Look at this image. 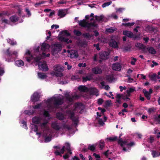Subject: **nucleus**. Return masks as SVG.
Instances as JSON below:
<instances>
[{
  "instance_id": "nucleus-1",
  "label": "nucleus",
  "mask_w": 160,
  "mask_h": 160,
  "mask_svg": "<svg viewBox=\"0 0 160 160\" xmlns=\"http://www.w3.org/2000/svg\"><path fill=\"white\" fill-rule=\"evenodd\" d=\"M63 97L61 95H57L54 96L53 97L48 99L47 101H44L42 103L36 105L33 107V109H38L41 107L42 104L45 103L47 106L49 110L50 111V108H52L53 105L57 107L58 105L61 104L62 103Z\"/></svg>"
},
{
  "instance_id": "nucleus-2",
  "label": "nucleus",
  "mask_w": 160,
  "mask_h": 160,
  "mask_svg": "<svg viewBox=\"0 0 160 160\" xmlns=\"http://www.w3.org/2000/svg\"><path fill=\"white\" fill-rule=\"evenodd\" d=\"M34 56H32L31 55L29 50H27L26 51L24 56V58L27 62H30L32 61V62H38L42 58L48 57L50 56L49 53L46 55L45 53L42 52V55L38 57V55H40L39 47H38L34 49Z\"/></svg>"
},
{
  "instance_id": "nucleus-3",
  "label": "nucleus",
  "mask_w": 160,
  "mask_h": 160,
  "mask_svg": "<svg viewBox=\"0 0 160 160\" xmlns=\"http://www.w3.org/2000/svg\"><path fill=\"white\" fill-rule=\"evenodd\" d=\"M43 118H45V119L40 118L38 117H35L32 118V122L36 124L42 123L40 124L41 126L42 129L43 128H45L47 130L48 128L47 126V124L48 122V121L49 119V116L48 111H44L43 112Z\"/></svg>"
},
{
  "instance_id": "nucleus-4",
  "label": "nucleus",
  "mask_w": 160,
  "mask_h": 160,
  "mask_svg": "<svg viewBox=\"0 0 160 160\" xmlns=\"http://www.w3.org/2000/svg\"><path fill=\"white\" fill-rule=\"evenodd\" d=\"M65 149L67 150V152L63 156V158L64 159H66L69 157L68 154L69 153L70 155H71L72 153L70 147V144L69 143H65V146L62 147V148L61 149L60 152H59L58 150H56L55 152L54 153L56 155H60L61 157H62V154L64 153Z\"/></svg>"
},
{
  "instance_id": "nucleus-5",
  "label": "nucleus",
  "mask_w": 160,
  "mask_h": 160,
  "mask_svg": "<svg viewBox=\"0 0 160 160\" xmlns=\"http://www.w3.org/2000/svg\"><path fill=\"white\" fill-rule=\"evenodd\" d=\"M78 24L80 26L85 28L88 31H90L92 29H93L94 28H96L98 27V25L95 22L89 23L84 19L79 21Z\"/></svg>"
},
{
  "instance_id": "nucleus-6",
  "label": "nucleus",
  "mask_w": 160,
  "mask_h": 160,
  "mask_svg": "<svg viewBox=\"0 0 160 160\" xmlns=\"http://www.w3.org/2000/svg\"><path fill=\"white\" fill-rule=\"evenodd\" d=\"M118 143L122 148L124 151H128L132 146L134 145V142H131L129 143L127 141H123L122 139H120L118 141Z\"/></svg>"
},
{
  "instance_id": "nucleus-7",
  "label": "nucleus",
  "mask_w": 160,
  "mask_h": 160,
  "mask_svg": "<svg viewBox=\"0 0 160 160\" xmlns=\"http://www.w3.org/2000/svg\"><path fill=\"white\" fill-rule=\"evenodd\" d=\"M70 35L68 31L64 30L60 33L59 36H58L59 40L65 42L67 43H71L72 42V40H69L67 37Z\"/></svg>"
},
{
  "instance_id": "nucleus-8",
  "label": "nucleus",
  "mask_w": 160,
  "mask_h": 160,
  "mask_svg": "<svg viewBox=\"0 0 160 160\" xmlns=\"http://www.w3.org/2000/svg\"><path fill=\"white\" fill-rule=\"evenodd\" d=\"M77 104L75 105L76 107L75 109L73 111H68L66 112V114L68 115V117H70V118L72 120L74 124L76 126L77 125L78 122V118L74 117V111L78 110V107H76Z\"/></svg>"
},
{
  "instance_id": "nucleus-9",
  "label": "nucleus",
  "mask_w": 160,
  "mask_h": 160,
  "mask_svg": "<svg viewBox=\"0 0 160 160\" xmlns=\"http://www.w3.org/2000/svg\"><path fill=\"white\" fill-rule=\"evenodd\" d=\"M64 68L60 65H55L54 67V70L55 71L54 73H51V74L53 75H55L56 77H61L62 76V74L61 72L64 71Z\"/></svg>"
},
{
  "instance_id": "nucleus-10",
  "label": "nucleus",
  "mask_w": 160,
  "mask_h": 160,
  "mask_svg": "<svg viewBox=\"0 0 160 160\" xmlns=\"http://www.w3.org/2000/svg\"><path fill=\"white\" fill-rule=\"evenodd\" d=\"M52 128L56 130H58L62 128L64 129L69 130L71 128V127L68 125H63L62 127L60 126V124L56 122H53L52 124Z\"/></svg>"
},
{
  "instance_id": "nucleus-11",
  "label": "nucleus",
  "mask_w": 160,
  "mask_h": 160,
  "mask_svg": "<svg viewBox=\"0 0 160 160\" xmlns=\"http://www.w3.org/2000/svg\"><path fill=\"white\" fill-rule=\"evenodd\" d=\"M109 53L108 52H100L99 55H95L93 59L94 61H97V57L99 56V58L102 59H106L109 57Z\"/></svg>"
},
{
  "instance_id": "nucleus-12",
  "label": "nucleus",
  "mask_w": 160,
  "mask_h": 160,
  "mask_svg": "<svg viewBox=\"0 0 160 160\" xmlns=\"http://www.w3.org/2000/svg\"><path fill=\"white\" fill-rule=\"evenodd\" d=\"M52 54L54 55L56 53L61 51L62 45L59 43H56L52 45Z\"/></svg>"
},
{
  "instance_id": "nucleus-13",
  "label": "nucleus",
  "mask_w": 160,
  "mask_h": 160,
  "mask_svg": "<svg viewBox=\"0 0 160 160\" xmlns=\"http://www.w3.org/2000/svg\"><path fill=\"white\" fill-rule=\"evenodd\" d=\"M6 55L7 56L8 58H12V59H13L14 56H17L18 54V52L16 51L11 52L9 51V48H8L7 50L5 52ZM12 60H8L6 59V61L8 62L12 61Z\"/></svg>"
},
{
  "instance_id": "nucleus-14",
  "label": "nucleus",
  "mask_w": 160,
  "mask_h": 160,
  "mask_svg": "<svg viewBox=\"0 0 160 160\" xmlns=\"http://www.w3.org/2000/svg\"><path fill=\"white\" fill-rule=\"evenodd\" d=\"M68 56L71 58H76L78 57V54L77 51L75 50H68Z\"/></svg>"
},
{
  "instance_id": "nucleus-15",
  "label": "nucleus",
  "mask_w": 160,
  "mask_h": 160,
  "mask_svg": "<svg viewBox=\"0 0 160 160\" xmlns=\"http://www.w3.org/2000/svg\"><path fill=\"white\" fill-rule=\"evenodd\" d=\"M65 96L67 98V100L70 102H71L74 99H76L78 98V97L76 95H70L69 93L67 92Z\"/></svg>"
},
{
  "instance_id": "nucleus-16",
  "label": "nucleus",
  "mask_w": 160,
  "mask_h": 160,
  "mask_svg": "<svg viewBox=\"0 0 160 160\" xmlns=\"http://www.w3.org/2000/svg\"><path fill=\"white\" fill-rule=\"evenodd\" d=\"M38 66L39 69L41 70L46 71L48 69V67L47 66L45 62H43V63L41 64L39 63Z\"/></svg>"
},
{
  "instance_id": "nucleus-17",
  "label": "nucleus",
  "mask_w": 160,
  "mask_h": 160,
  "mask_svg": "<svg viewBox=\"0 0 160 160\" xmlns=\"http://www.w3.org/2000/svg\"><path fill=\"white\" fill-rule=\"evenodd\" d=\"M112 68L113 70L120 71L121 70V66L120 63L116 62L112 64Z\"/></svg>"
},
{
  "instance_id": "nucleus-18",
  "label": "nucleus",
  "mask_w": 160,
  "mask_h": 160,
  "mask_svg": "<svg viewBox=\"0 0 160 160\" xmlns=\"http://www.w3.org/2000/svg\"><path fill=\"white\" fill-rule=\"evenodd\" d=\"M40 96L39 94L37 92H35L31 96V100L32 102H36L38 100Z\"/></svg>"
},
{
  "instance_id": "nucleus-19",
  "label": "nucleus",
  "mask_w": 160,
  "mask_h": 160,
  "mask_svg": "<svg viewBox=\"0 0 160 160\" xmlns=\"http://www.w3.org/2000/svg\"><path fill=\"white\" fill-rule=\"evenodd\" d=\"M49 48L50 46L49 44L45 43H43L42 45L41 50L43 52H48L49 51Z\"/></svg>"
},
{
  "instance_id": "nucleus-20",
  "label": "nucleus",
  "mask_w": 160,
  "mask_h": 160,
  "mask_svg": "<svg viewBox=\"0 0 160 160\" xmlns=\"http://www.w3.org/2000/svg\"><path fill=\"white\" fill-rule=\"evenodd\" d=\"M67 11L65 10L60 9L58 11V14L60 18H62L65 16Z\"/></svg>"
},
{
  "instance_id": "nucleus-21",
  "label": "nucleus",
  "mask_w": 160,
  "mask_h": 160,
  "mask_svg": "<svg viewBox=\"0 0 160 160\" xmlns=\"http://www.w3.org/2000/svg\"><path fill=\"white\" fill-rule=\"evenodd\" d=\"M92 72L95 74H99L102 72V70L99 67H96L92 68Z\"/></svg>"
},
{
  "instance_id": "nucleus-22",
  "label": "nucleus",
  "mask_w": 160,
  "mask_h": 160,
  "mask_svg": "<svg viewBox=\"0 0 160 160\" xmlns=\"http://www.w3.org/2000/svg\"><path fill=\"white\" fill-rule=\"evenodd\" d=\"M89 91L92 94L98 96V90L95 88H91L89 89Z\"/></svg>"
},
{
  "instance_id": "nucleus-23",
  "label": "nucleus",
  "mask_w": 160,
  "mask_h": 160,
  "mask_svg": "<svg viewBox=\"0 0 160 160\" xmlns=\"http://www.w3.org/2000/svg\"><path fill=\"white\" fill-rule=\"evenodd\" d=\"M78 89L80 91L82 92H87L89 91V89L84 86H80L78 87Z\"/></svg>"
},
{
  "instance_id": "nucleus-24",
  "label": "nucleus",
  "mask_w": 160,
  "mask_h": 160,
  "mask_svg": "<svg viewBox=\"0 0 160 160\" xmlns=\"http://www.w3.org/2000/svg\"><path fill=\"white\" fill-rule=\"evenodd\" d=\"M110 46L114 48L118 47L117 42L114 40H111L109 42Z\"/></svg>"
},
{
  "instance_id": "nucleus-25",
  "label": "nucleus",
  "mask_w": 160,
  "mask_h": 160,
  "mask_svg": "<svg viewBox=\"0 0 160 160\" xmlns=\"http://www.w3.org/2000/svg\"><path fill=\"white\" fill-rule=\"evenodd\" d=\"M31 128L32 131H34L35 132H37L38 131V128L37 126L34 124H31ZM36 134L38 135L39 136V137H40L41 133H40L36 132Z\"/></svg>"
},
{
  "instance_id": "nucleus-26",
  "label": "nucleus",
  "mask_w": 160,
  "mask_h": 160,
  "mask_svg": "<svg viewBox=\"0 0 160 160\" xmlns=\"http://www.w3.org/2000/svg\"><path fill=\"white\" fill-rule=\"evenodd\" d=\"M24 64V62L21 60H18L15 62V65L18 67L23 66Z\"/></svg>"
},
{
  "instance_id": "nucleus-27",
  "label": "nucleus",
  "mask_w": 160,
  "mask_h": 160,
  "mask_svg": "<svg viewBox=\"0 0 160 160\" xmlns=\"http://www.w3.org/2000/svg\"><path fill=\"white\" fill-rule=\"evenodd\" d=\"M123 35L130 38L132 37L133 35L132 32L128 31H123Z\"/></svg>"
},
{
  "instance_id": "nucleus-28",
  "label": "nucleus",
  "mask_w": 160,
  "mask_h": 160,
  "mask_svg": "<svg viewBox=\"0 0 160 160\" xmlns=\"http://www.w3.org/2000/svg\"><path fill=\"white\" fill-rule=\"evenodd\" d=\"M92 78V75H90L86 77H82V82H86L87 81H90Z\"/></svg>"
},
{
  "instance_id": "nucleus-29",
  "label": "nucleus",
  "mask_w": 160,
  "mask_h": 160,
  "mask_svg": "<svg viewBox=\"0 0 160 160\" xmlns=\"http://www.w3.org/2000/svg\"><path fill=\"white\" fill-rule=\"evenodd\" d=\"M38 77L39 78L43 79L46 78L47 76L46 75L43 73H38Z\"/></svg>"
},
{
  "instance_id": "nucleus-30",
  "label": "nucleus",
  "mask_w": 160,
  "mask_h": 160,
  "mask_svg": "<svg viewBox=\"0 0 160 160\" xmlns=\"http://www.w3.org/2000/svg\"><path fill=\"white\" fill-rule=\"evenodd\" d=\"M103 120L102 119H99L98 120V123L99 124L102 126H103L104 124V122L106 121L107 120V118L104 116L103 118Z\"/></svg>"
},
{
  "instance_id": "nucleus-31",
  "label": "nucleus",
  "mask_w": 160,
  "mask_h": 160,
  "mask_svg": "<svg viewBox=\"0 0 160 160\" xmlns=\"http://www.w3.org/2000/svg\"><path fill=\"white\" fill-rule=\"evenodd\" d=\"M95 19L98 22L102 21L104 19V16L103 15H100L99 16H96L95 17Z\"/></svg>"
},
{
  "instance_id": "nucleus-32",
  "label": "nucleus",
  "mask_w": 160,
  "mask_h": 160,
  "mask_svg": "<svg viewBox=\"0 0 160 160\" xmlns=\"http://www.w3.org/2000/svg\"><path fill=\"white\" fill-rule=\"evenodd\" d=\"M11 21L12 22H15L18 20V18L16 16L13 15L10 18Z\"/></svg>"
},
{
  "instance_id": "nucleus-33",
  "label": "nucleus",
  "mask_w": 160,
  "mask_h": 160,
  "mask_svg": "<svg viewBox=\"0 0 160 160\" xmlns=\"http://www.w3.org/2000/svg\"><path fill=\"white\" fill-rule=\"evenodd\" d=\"M56 116L60 120H62L64 118L63 115L60 112L57 113Z\"/></svg>"
},
{
  "instance_id": "nucleus-34",
  "label": "nucleus",
  "mask_w": 160,
  "mask_h": 160,
  "mask_svg": "<svg viewBox=\"0 0 160 160\" xmlns=\"http://www.w3.org/2000/svg\"><path fill=\"white\" fill-rule=\"evenodd\" d=\"M8 42L11 45H14L16 44V42L13 39H7Z\"/></svg>"
},
{
  "instance_id": "nucleus-35",
  "label": "nucleus",
  "mask_w": 160,
  "mask_h": 160,
  "mask_svg": "<svg viewBox=\"0 0 160 160\" xmlns=\"http://www.w3.org/2000/svg\"><path fill=\"white\" fill-rule=\"evenodd\" d=\"M135 46L136 47L138 48L139 49H144L145 47L142 43H138L136 44Z\"/></svg>"
},
{
  "instance_id": "nucleus-36",
  "label": "nucleus",
  "mask_w": 160,
  "mask_h": 160,
  "mask_svg": "<svg viewBox=\"0 0 160 160\" xmlns=\"http://www.w3.org/2000/svg\"><path fill=\"white\" fill-rule=\"evenodd\" d=\"M116 30V28H110L106 29V31L107 32L112 33L114 31H115Z\"/></svg>"
},
{
  "instance_id": "nucleus-37",
  "label": "nucleus",
  "mask_w": 160,
  "mask_h": 160,
  "mask_svg": "<svg viewBox=\"0 0 160 160\" xmlns=\"http://www.w3.org/2000/svg\"><path fill=\"white\" fill-rule=\"evenodd\" d=\"M152 154L153 158L158 157L159 156L158 152L155 151H152Z\"/></svg>"
},
{
  "instance_id": "nucleus-38",
  "label": "nucleus",
  "mask_w": 160,
  "mask_h": 160,
  "mask_svg": "<svg viewBox=\"0 0 160 160\" xmlns=\"http://www.w3.org/2000/svg\"><path fill=\"white\" fill-rule=\"evenodd\" d=\"M148 50L150 53L152 54H154L156 53V51L152 48L150 47L148 48Z\"/></svg>"
},
{
  "instance_id": "nucleus-39",
  "label": "nucleus",
  "mask_w": 160,
  "mask_h": 160,
  "mask_svg": "<svg viewBox=\"0 0 160 160\" xmlns=\"http://www.w3.org/2000/svg\"><path fill=\"white\" fill-rule=\"evenodd\" d=\"M80 78L78 75H72L71 78V79L72 80H79Z\"/></svg>"
},
{
  "instance_id": "nucleus-40",
  "label": "nucleus",
  "mask_w": 160,
  "mask_h": 160,
  "mask_svg": "<svg viewBox=\"0 0 160 160\" xmlns=\"http://www.w3.org/2000/svg\"><path fill=\"white\" fill-rule=\"evenodd\" d=\"M34 112V111L32 110H30V111L25 110L24 111V113L25 114L30 115L32 114Z\"/></svg>"
},
{
  "instance_id": "nucleus-41",
  "label": "nucleus",
  "mask_w": 160,
  "mask_h": 160,
  "mask_svg": "<svg viewBox=\"0 0 160 160\" xmlns=\"http://www.w3.org/2000/svg\"><path fill=\"white\" fill-rule=\"evenodd\" d=\"M156 74L154 73L152 74L151 76L149 75V77L152 80L156 81Z\"/></svg>"
},
{
  "instance_id": "nucleus-42",
  "label": "nucleus",
  "mask_w": 160,
  "mask_h": 160,
  "mask_svg": "<svg viewBox=\"0 0 160 160\" xmlns=\"http://www.w3.org/2000/svg\"><path fill=\"white\" fill-rule=\"evenodd\" d=\"M112 3V2L111 1L107 2H106L104 3L102 5V7L103 8H104L110 5Z\"/></svg>"
},
{
  "instance_id": "nucleus-43",
  "label": "nucleus",
  "mask_w": 160,
  "mask_h": 160,
  "mask_svg": "<svg viewBox=\"0 0 160 160\" xmlns=\"http://www.w3.org/2000/svg\"><path fill=\"white\" fill-rule=\"evenodd\" d=\"M134 90L135 89L134 88H130L127 90V93L128 95H129L131 93L133 92Z\"/></svg>"
},
{
  "instance_id": "nucleus-44",
  "label": "nucleus",
  "mask_w": 160,
  "mask_h": 160,
  "mask_svg": "<svg viewBox=\"0 0 160 160\" xmlns=\"http://www.w3.org/2000/svg\"><path fill=\"white\" fill-rule=\"evenodd\" d=\"M104 142L103 141L101 140L99 142V148L101 149H102L104 146Z\"/></svg>"
},
{
  "instance_id": "nucleus-45",
  "label": "nucleus",
  "mask_w": 160,
  "mask_h": 160,
  "mask_svg": "<svg viewBox=\"0 0 160 160\" xmlns=\"http://www.w3.org/2000/svg\"><path fill=\"white\" fill-rule=\"evenodd\" d=\"M73 32L75 35L78 36H80L81 35V32L78 30H74Z\"/></svg>"
},
{
  "instance_id": "nucleus-46",
  "label": "nucleus",
  "mask_w": 160,
  "mask_h": 160,
  "mask_svg": "<svg viewBox=\"0 0 160 160\" xmlns=\"http://www.w3.org/2000/svg\"><path fill=\"white\" fill-rule=\"evenodd\" d=\"M134 22L123 23L122 24L125 26H131L133 25L134 24Z\"/></svg>"
},
{
  "instance_id": "nucleus-47",
  "label": "nucleus",
  "mask_w": 160,
  "mask_h": 160,
  "mask_svg": "<svg viewBox=\"0 0 160 160\" xmlns=\"http://www.w3.org/2000/svg\"><path fill=\"white\" fill-rule=\"evenodd\" d=\"M117 139V137H110L107 138L106 139V140H109L110 141H113L116 140Z\"/></svg>"
},
{
  "instance_id": "nucleus-48",
  "label": "nucleus",
  "mask_w": 160,
  "mask_h": 160,
  "mask_svg": "<svg viewBox=\"0 0 160 160\" xmlns=\"http://www.w3.org/2000/svg\"><path fill=\"white\" fill-rule=\"evenodd\" d=\"M52 137L51 136L46 137L45 139V142H48L51 141Z\"/></svg>"
},
{
  "instance_id": "nucleus-49",
  "label": "nucleus",
  "mask_w": 160,
  "mask_h": 160,
  "mask_svg": "<svg viewBox=\"0 0 160 160\" xmlns=\"http://www.w3.org/2000/svg\"><path fill=\"white\" fill-rule=\"evenodd\" d=\"M106 79L109 82H112L113 80V77L111 75L108 76L107 77Z\"/></svg>"
},
{
  "instance_id": "nucleus-50",
  "label": "nucleus",
  "mask_w": 160,
  "mask_h": 160,
  "mask_svg": "<svg viewBox=\"0 0 160 160\" xmlns=\"http://www.w3.org/2000/svg\"><path fill=\"white\" fill-rule=\"evenodd\" d=\"M132 58V60L131 61V64L132 65H134L137 61V59L133 58Z\"/></svg>"
},
{
  "instance_id": "nucleus-51",
  "label": "nucleus",
  "mask_w": 160,
  "mask_h": 160,
  "mask_svg": "<svg viewBox=\"0 0 160 160\" xmlns=\"http://www.w3.org/2000/svg\"><path fill=\"white\" fill-rule=\"evenodd\" d=\"M88 148L91 150L93 151L95 149V146L94 145H89Z\"/></svg>"
},
{
  "instance_id": "nucleus-52",
  "label": "nucleus",
  "mask_w": 160,
  "mask_h": 160,
  "mask_svg": "<svg viewBox=\"0 0 160 160\" xmlns=\"http://www.w3.org/2000/svg\"><path fill=\"white\" fill-rule=\"evenodd\" d=\"M83 35L85 37L89 38V39L91 38L92 37V36L91 35H90L89 33L84 34Z\"/></svg>"
},
{
  "instance_id": "nucleus-53",
  "label": "nucleus",
  "mask_w": 160,
  "mask_h": 160,
  "mask_svg": "<svg viewBox=\"0 0 160 160\" xmlns=\"http://www.w3.org/2000/svg\"><path fill=\"white\" fill-rule=\"evenodd\" d=\"M22 124H23L22 127L25 128L26 129H28V127L27 126L26 122L24 121L22 122Z\"/></svg>"
},
{
  "instance_id": "nucleus-54",
  "label": "nucleus",
  "mask_w": 160,
  "mask_h": 160,
  "mask_svg": "<svg viewBox=\"0 0 160 160\" xmlns=\"http://www.w3.org/2000/svg\"><path fill=\"white\" fill-rule=\"evenodd\" d=\"M145 96L147 98L148 100H149L150 99V94L148 92L147 93L144 94Z\"/></svg>"
},
{
  "instance_id": "nucleus-55",
  "label": "nucleus",
  "mask_w": 160,
  "mask_h": 160,
  "mask_svg": "<svg viewBox=\"0 0 160 160\" xmlns=\"http://www.w3.org/2000/svg\"><path fill=\"white\" fill-rule=\"evenodd\" d=\"M128 79L127 82L128 83H131L133 82V78H130L129 76H128Z\"/></svg>"
},
{
  "instance_id": "nucleus-56",
  "label": "nucleus",
  "mask_w": 160,
  "mask_h": 160,
  "mask_svg": "<svg viewBox=\"0 0 160 160\" xmlns=\"http://www.w3.org/2000/svg\"><path fill=\"white\" fill-rule=\"evenodd\" d=\"M44 3L43 1H41L40 2L36 3L35 4V6L36 7H38V6H40L41 4H43Z\"/></svg>"
},
{
  "instance_id": "nucleus-57",
  "label": "nucleus",
  "mask_w": 160,
  "mask_h": 160,
  "mask_svg": "<svg viewBox=\"0 0 160 160\" xmlns=\"http://www.w3.org/2000/svg\"><path fill=\"white\" fill-rule=\"evenodd\" d=\"M111 17L114 19H117L118 18L117 16L114 13H112L111 16Z\"/></svg>"
},
{
  "instance_id": "nucleus-58",
  "label": "nucleus",
  "mask_w": 160,
  "mask_h": 160,
  "mask_svg": "<svg viewBox=\"0 0 160 160\" xmlns=\"http://www.w3.org/2000/svg\"><path fill=\"white\" fill-rule=\"evenodd\" d=\"M59 28V26L57 25H55L53 24L52 25L51 27V28L52 29H53L54 28H55V29H57Z\"/></svg>"
},
{
  "instance_id": "nucleus-59",
  "label": "nucleus",
  "mask_w": 160,
  "mask_h": 160,
  "mask_svg": "<svg viewBox=\"0 0 160 160\" xmlns=\"http://www.w3.org/2000/svg\"><path fill=\"white\" fill-rule=\"evenodd\" d=\"M94 47L96 48V49L97 50H100V48L99 47V44H95L93 45Z\"/></svg>"
},
{
  "instance_id": "nucleus-60",
  "label": "nucleus",
  "mask_w": 160,
  "mask_h": 160,
  "mask_svg": "<svg viewBox=\"0 0 160 160\" xmlns=\"http://www.w3.org/2000/svg\"><path fill=\"white\" fill-rule=\"evenodd\" d=\"M154 141V138L152 136H150L149 138V142L150 143H152Z\"/></svg>"
},
{
  "instance_id": "nucleus-61",
  "label": "nucleus",
  "mask_w": 160,
  "mask_h": 160,
  "mask_svg": "<svg viewBox=\"0 0 160 160\" xmlns=\"http://www.w3.org/2000/svg\"><path fill=\"white\" fill-rule=\"evenodd\" d=\"M25 11L27 12L28 15L29 16H30L31 15V13L29 10L28 8H26L25 9Z\"/></svg>"
},
{
  "instance_id": "nucleus-62",
  "label": "nucleus",
  "mask_w": 160,
  "mask_h": 160,
  "mask_svg": "<svg viewBox=\"0 0 160 160\" xmlns=\"http://www.w3.org/2000/svg\"><path fill=\"white\" fill-rule=\"evenodd\" d=\"M120 98H117L116 103L117 102L118 104H117V106H119V104L121 103V101L120 100Z\"/></svg>"
},
{
  "instance_id": "nucleus-63",
  "label": "nucleus",
  "mask_w": 160,
  "mask_h": 160,
  "mask_svg": "<svg viewBox=\"0 0 160 160\" xmlns=\"http://www.w3.org/2000/svg\"><path fill=\"white\" fill-rule=\"evenodd\" d=\"M66 2V1H65L64 0H62L61 1H60L58 2V3L59 4H65Z\"/></svg>"
},
{
  "instance_id": "nucleus-64",
  "label": "nucleus",
  "mask_w": 160,
  "mask_h": 160,
  "mask_svg": "<svg viewBox=\"0 0 160 160\" xmlns=\"http://www.w3.org/2000/svg\"><path fill=\"white\" fill-rule=\"evenodd\" d=\"M155 120L158 122H160V114L155 118Z\"/></svg>"
}]
</instances>
